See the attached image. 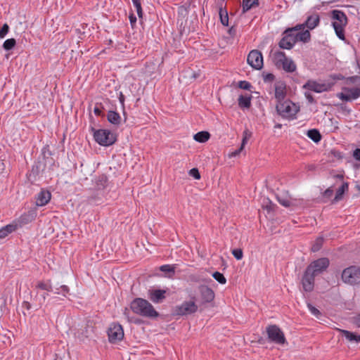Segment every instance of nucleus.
<instances>
[{"label":"nucleus","mask_w":360,"mask_h":360,"mask_svg":"<svg viewBox=\"0 0 360 360\" xmlns=\"http://www.w3.org/2000/svg\"><path fill=\"white\" fill-rule=\"evenodd\" d=\"M213 278L221 284H225L226 279L224 276L219 271H216L212 274Z\"/></svg>","instance_id":"37"},{"label":"nucleus","mask_w":360,"mask_h":360,"mask_svg":"<svg viewBox=\"0 0 360 360\" xmlns=\"http://www.w3.org/2000/svg\"><path fill=\"white\" fill-rule=\"evenodd\" d=\"M107 118L109 122L115 125L120 124L121 121V117L119 113L112 110L108 112Z\"/></svg>","instance_id":"26"},{"label":"nucleus","mask_w":360,"mask_h":360,"mask_svg":"<svg viewBox=\"0 0 360 360\" xmlns=\"http://www.w3.org/2000/svg\"><path fill=\"white\" fill-rule=\"evenodd\" d=\"M278 114L283 118H292L299 111V108L290 100L278 102L276 105Z\"/></svg>","instance_id":"4"},{"label":"nucleus","mask_w":360,"mask_h":360,"mask_svg":"<svg viewBox=\"0 0 360 360\" xmlns=\"http://www.w3.org/2000/svg\"><path fill=\"white\" fill-rule=\"evenodd\" d=\"M274 75L271 73H266L263 75L264 82H272L274 79Z\"/></svg>","instance_id":"50"},{"label":"nucleus","mask_w":360,"mask_h":360,"mask_svg":"<svg viewBox=\"0 0 360 360\" xmlns=\"http://www.w3.org/2000/svg\"><path fill=\"white\" fill-rule=\"evenodd\" d=\"M5 231H7L6 233L8 234L12 233L15 230V226L13 225H7L4 227H3Z\"/></svg>","instance_id":"54"},{"label":"nucleus","mask_w":360,"mask_h":360,"mask_svg":"<svg viewBox=\"0 0 360 360\" xmlns=\"http://www.w3.org/2000/svg\"><path fill=\"white\" fill-rule=\"evenodd\" d=\"M69 292L70 289L65 285H61L55 289V294L61 295L63 297H66Z\"/></svg>","instance_id":"31"},{"label":"nucleus","mask_w":360,"mask_h":360,"mask_svg":"<svg viewBox=\"0 0 360 360\" xmlns=\"http://www.w3.org/2000/svg\"><path fill=\"white\" fill-rule=\"evenodd\" d=\"M9 27L7 24H4L0 30V38H4L8 32Z\"/></svg>","instance_id":"48"},{"label":"nucleus","mask_w":360,"mask_h":360,"mask_svg":"<svg viewBox=\"0 0 360 360\" xmlns=\"http://www.w3.org/2000/svg\"><path fill=\"white\" fill-rule=\"evenodd\" d=\"M133 4L136 9V13L139 18H142L143 11L141 8V0H132Z\"/></svg>","instance_id":"41"},{"label":"nucleus","mask_w":360,"mask_h":360,"mask_svg":"<svg viewBox=\"0 0 360 360\" xmlns=\"http://www.w3.org/2000/svg\"><path fill=\"white\" fill-rule=\"evenodd\" d=\"M315 276L310 271L306 269L301 281L304 291L311 292L314 290Z\"/></svg>","instance_id":"15"},{"label":"nucleus","mask_w":360,"mask_h":360,"mask_svg":"<svg viewBox=\"0 0 360 360\" xmlns=\"http://www.w3.org/2000/svg\"><path fill=\"white\" fill-rule=\"evenodd\" d=\"M333 194V189L332 187L328 188L323 193V198H330Z\"/></svg>","instance_id":"49"},{"label":"nucleus","mask_w":360,"mask_h":360,"mask_svg":"<svg viewBox=\"0 0 360 360\" xmlns=\"http://www.w3.org/2000/svg\"><path fill=\"white\" fill-rule=\"evenodd\" d=\"M190 281L195 283H209L212 281L211 278H205L199 275H191L189 276Z\"/></svg>","instance_id":"33"},{"label":"nucleus","mask_w":360,"mask_h":360,"mask_svg":"<svg viewBox=\"0 0 360 360\" xmlns=\"http://www.w3.org/2000/svg\"><path fill=\"white\" fill-rule=\"evenodd\" d=\"M307 307H308L309 310L310 311V312L313 315L318 317L321 314L320 311L318 309H316L315 307H314L312 304H311L310 303L307 304Z\"/></svg>","instance_id":"44"},{"label":"nucleus","mask_w":360,"mask_h":360,"mask_svg":"<svg viewBox=\"0 0 360 360\" xmlns=\"http://www.w3.org/2000/svg\"><path fill=\"white\" fill-rule=\"evenodd\" d=\"M210 134L208 131H202L195 134L193 136L195 141L199 143H205L209 140Z\"/></svg>","instance_id":"24"},{"label":"nucleus","mask_w":360,"mask_h":360,"mask_svg":"<svg viewBox=\"0 0 360 360\" xmlns=\"http://www.w3.org/2000/svg\"><path fill=\"white\" fill-rule=\"evenodd\" d=\"M189 174L194 177L195 179H200V174L197 168H193L189 171Z\"/></svg>","instance_id":"47"},{"label":"nucleus","mask_w":360,"mask_h":360,"mask_svg":"<svg viewBox=\"0 0 360 360\" xmlns=\"http://www.w3.org/2000/svg\"><path fill=\"white\" fill-rule=\"evenodd\" d=\"M286 96V86L282 82H279L275 84V98L277 103L285 100Z\"/></svg>","instance_id":"19"},{"label":"nucleus","mask_w":360,"mask_h":360,"mask_svg":"<svg viewBox=\"0 0 360 360\" xmlns=\"http://www.w3.org/2000/svg\"><path fill=\"white\" fill-rule=\"evenodd\" d=\"M323 238L319 237L316 239L314 244L311 246V251L315 252L319 251L323 245Z\"/></svg>","instance_id":"35"},{"label":"nucleus","mask_w":360,"mask_h":360,"mask_svg":"<svg viewBox=\"0 0 360 360\" xmlns=\"http://www.w3.org/2000/svg\"><path fill=\"white\" fill-rule=\"evenodd\" d=\"M119 100H120V102L123 105H124V95H123V94L122 92H120V94Z\"/></svg>","instance_id":"61"},{"label":"nucleus","mask_w":360,"mask_h":360,"mask_svg":"<svg viewBox=\"0 0 360 360\" xmlns=\"http://www.w3.org/2000/svg\"><path fill=\"white\" fill-rule=\"evenodd\" d=\"M269 340L278 345L286 343V339L283 332L276 325H269L266 328Z\"/></svg>","instance_id":"7"},{"label":"nucleus","mask_w":360,"mask_h":360,"mask_svg":"<svg viewBox=\"0 0 360 360\" xmlns=\"http://www.w3.org/2000/svg\"><path fill=\"white\" fill-rule=\"evenodd\" d=\"M94 112L98 116L101 115V113H102L101 110L99 108H98V107H95L94 108Z\"/></svg>","instance_id":"59"},{"label":"nucleus","mask_w":360,"mask_h":360,"mask_svg":"<svg viewBox=\"0 0 360 360\" xmlns=\"http://www.w3.org/2000/svg\"><path fill=\"white\" fill-rule=\"evenodd\" d=\"M36 288L46 290L47 292H51L53 290V288L50 281H39L36 285Z\"/></svg>","instance_id":"30"},{"label":"nucleus","mask_w":360,"mask_h":360,"mask_svg":"<svg viewBox=\"0 0 360 360\" xmlns=\"http://www.w3.org/2000/svg\"><path fill=\"white\" fill-rule=\"evenodd\" d=\"M108 339L111 343L122 340L124 338L122 326L119 323H112L108 330Z\"/></svg>","instance_id":"11"},{"label":"nucleus","mask_w":360,"mask_h":360,"mask_svg":"<svg viewBox=\"0 0 360 360\" xmlns=\"http://www.w3.org/2000/svg\"><path fill=\"white\" fill-rule=\"evenodd\" d=\"M294 34L296 37V41H300L306 43L310 40L311 34L309 30L301 31L298 33L294 32Z\"/></svg>","instance_id":"25"},{"label":"nucleus","mask_w":360,"mask_h":360,"mask_svg":"<svg viewBox=\"0 0 360 360\" xmlns=\"http://www.w3.org/2000/svg\"><path fill=\"white\" fill-rule=\"evenodd\" d=\"M338 330L350 342L354 341L356 342H360V335H356L349 330L338 329Z\"/></svg>","instance_id":"22"},{"label":"nucleus","mask_w":360,"mask_h":360,"mask_svg":"<svg viewBox=\"0 0 360 360\" xmlns=\"http://www.w3.org/2000/svg\"><path fill=\"white\" fill-rule=\"evenodd\" d=\"M247 61L254 69L261 70L263 67V56L258 50L251 51L248 56Z\"/></svg>","instance_id":"12"},{"label":"nucleus","mask_w":360,"mask_h":360,"mask_svg":"<svg viewBox=\"0 0 360 360\" xmlns=\"http://www.w3.org/2000/svg\"><path fill=\"white\" fill-rule=\"evenodd\" d=\"M319 21L320 18L319 15L314 14L309 16L304 23L309 29L313 30L319 25Z\"/></svg>","instance_id":"21"},{"label":"nucleus","mask_w":360,"mask_h":360,"mask_svg":"<svg viewBox=\"0 0 360 360\" xmlns=\"http://www.w3.org/2000/svg\"><path fill=\"white\" fill-rule=\"evenodd\" d=\"M238 87L243 89L249 90L251 87V84L246 81H240L238 82Z\"/></svg>","instance_id":"46"},{"label":"nucleus","mask_w":360,"mask_h":360,"mask_svg":"<svg viewBox=\"0 0 360 360\" xmlns=\"http://www.w3.org/2000/svg\"><path fill=\"white\" fill-rule=\"evenodd\" d=\"M148 298L154 303H161L165 298L166 290L152 289L148 290Z\"/></svg>","instance_id":"18"},{"label":"nucleus","mask_w":360,"mask_h":360,"mask_svg":"<svg viewBox=\"0 0 360 360\" xmlns=\"http://www.w3.org/2000/svg\"><path fill=\"white\" fill-rule=\"evenodd\" d=\"M294 32L295 29H288L283 32V36L278 44L281 49H291L293 47L297 42Z\"/></svg>","instance_id":"10"},{"label":"nucleus","mask_w":360,"mask_h":360,"mask_svg":"<svg viewBox=\"0 0 360 360\" xmlns=\"http://www.w3.org/2000/svg\"><path fill=\"white\" fill-rule=\"evenodd\" d=\"M346 83L347 84H355L357 86H360V77L353 76L347 78Z\"/></svg>","instance_id":"42"},{"label":"nucleus","mask_w":360,"mask_h":360,"mask_svg":"<svg viewBox=\"0 0 360 360\" xmlns=\"http://www.w3.org/2000/svg\"><path fill=\"white\" fill-rule=\"evenodd\" d=\"M304 26H306L305 23L297 25L295 27H292V29H295V33H298L299 32H301L302 29H304Z\"/></svg>","instance_id":"55"},{"label":"nucleus","mask_w":360,"mask_h":360,"mask_svg":"<svg viewBox=\"0 0 360 360\" xmlns=\"http://www.w3.org/2000/svg\"><path fill=\"white\" fill-rule=\"evenodd\" d=\"M348 190V184L343 183L336 192L335 196L333 200V203L337 202L342 198V195Z\"/></svg>","instance_id":"27"},{"label":"nucleus","mask_w":360,"mask_h":360,"mask_svg":"<svg viewBox=\"0 0 360 360\" xmlns=\"http://www.w3.org/2000/svg\"><path fill=\"white\" fill-rule=\"evenodd\" d=\"M281 127H282L281 124H276L275 125V128H281Z\"/></svg>","instance_id":"63"},{"label":"nucleus","mask_w":360,"mask_h":360,"mask_svg":"<svg viewBox=\"0 0 360 360\" xmlns=\"http://www.w3.org/2000/svg\"><path fill=\"white\" fill-rule=\"evenodd\" d=\"M232 254L235 257L236 259H241L243 258V254L241 249H234L232 251Z\"/></svg>","instance_id":"45"},{"label":"nucleus","mask_w":360,"mask_h":360,"mask_svg":"<svg viewBox=\"0 0 360 360\" xmlns=\"http://www.w3.org/2000/svg\"><path fill=\"white\" fill-rule=\"evenodd\" d=\"M342 279L345 283L350 285L360 283V267L352 266L344 269Z\"/></svg>","instance_id":"6"},{"label":"nucleus","mask_w":360,"mask_h":360,"mask_svg":"<svg viewBox=\"0 0 360 360\" xmlns=\"http://www.w3.org/2000/svg\"><path fill=\"white\" fill-rule=\"evenodd\" d=\"M200 292V301L202 304L213 302L215 297L214 290L205 285H200L198 288Z\"/></svg>","instance_id":"14"},{"label":"nucleus","mask_w":360,"mask_h":360,"mask_svg":"<svg viewBox=\"0 0 360 360\" xmlns=\"http://www.w3.org/2000/svg\"><path fill=\"white\" fill-rule=\"evenodd\" d=\"M51 194L49 191L42 189L36 197V205L37 206H44L51 200Z\"/></svg>","instance_id":"20"},{"label":"nucleus","mask_w":360,"mask_h":360,"mask_svg":"<svg viewBox=\"0 0 360 360\" xmlns=\"http://www.w3.org/2000/svg\"><path fill=\"white\" fill-rule=\"evenodd\" d=\"M303 88L316 93H321L328 90V86L326 84H320L314 80H309L303 85Z\"/></svg>","instance_id":"16"},{"label":"nucleus","mask_w":360,"mask_h":360,"mask_svg":"<svg viewBox=\"0 0 360 360\" xmlns=\"http://www.w3.org/2000/svg\"><path fill=\"white\" fill-rule=\"evenodd\" d=\"M129 20H130V22L131 24V26H134V25L136 23V16L134 15V14H130L129 15Z\"/></svg>","instance_id":"57"},{"label":"nucleus","mask_w":360,"mask_h":360,"mask_svg":"<svg viewBox=\"0 0 360 360\" xmlns=\"http://www.w3.org/2000/svg\"><path fill=\"white\" fill-rule=\"evenodd\" d=\"M198 310V306L193 301L183 302L175 307V313L179 316H185L195 313Z\"/></svg>","instance_id":"13"},{"label":"nucleus","mask_w":360,"mask_h":360,"mask_svg":"<svg viewBox=\"0 0 360 360\" xmlns=\"http://www.w3.org/2000/svg\"><path fill=\"white\" fill-rule=\"evenodd\" d=\"M235 32V30L233 29V27H231L230 30H229V33L230 34H233Z\"/></svg>","instance_id":"62"},{"label":"nucleus","mask_w":360,"mask_h":360,"mask_svg":"<svg viewBox=\"0 0 360 360\" xmlns=\"http://www.w3.org/2000/svg\"><path fill=\"white\" fill-rule=\"evenodd\" d=\"M251 136H252V132L250 131L248 129H245L243 131V140H242V143H241L242 148H244L245 144L247 143L248 141L251 137Z\"/></svg>","instance_id":"40"},{"label":"nucleus","mask_w":360,"mask_h":360,"mask_svg":"<svg viewBox=\"0 0 360 360\" xmlns=\"http://www.w3.org/2000/svg\"><path fill=\"white\" fill-rule=\"evenodd\" d=\"M94 137L98 144L104 146H111L116 141V136L107 129L95 130Z\"/></svg>","instance_id":"5"},{"label":"nucleus","mask_w":360,"mask_h":360,"mask_svg":"<svg viewBox=\"0 0 360 360\" xmlns=\"http://www.w3.org/2000/svg\"><path fill=\"white\" fill-rule=\"evenodd\" d=\"M244 148H242V146H240V147L238 149H237V150L233 151L232 153H229V158H233V157L238 156L242 152V150Z\"/></svg>","instance_id":"51"},{"label":"nucleus","mask_w":360,"mask_h":360,"mask_svg":"<svg viewBox=\"0 0 360 360\" xmlns=\"http://www.w3.org/2000/svg\"><path fill=\"white\" fill-rule=\"evenodd\" d=\"M251 96L240 95L238 98V105L241 108H249L251 105Z\"/></svg>","instance_id":"23"},{"label":"nucleus","mask_w":360,"mask_h":360,"mask_svg":"<svg viewBox=\"0 0 360 360\" xmlns=\"http://www.w3.org/2000/svg\"><path fill=\"white\" fill-rule=\"evenodd\" d=\"M6 231L4 228L0 229V238H4L8 235Z\"/></svg>","instance_id":"58"},{"label":"nucleus","mask_w":360,"mask_h":360,"mask_svg":"<svg viewBox=\"0 0 360 360\" xmlns=\"http://www.w3.org/2000/svg\"><path fill=\"white\" fill-rule=\"evenodd\" d=\"M353 323L360 328V314L353 318Z\"/></svg>","instance_id":"52"},{"label":"nucleus","mask_w":360,"mask_h":360,"mask_svg":"<svg viewBox=\"0 0 360 360\" xmlns=\"http://www.w3.org/2000/svg\"><path fill=\"white\" fill-rule=\"evenodd\" d=\"M273 63L279 69H283L287 72H293L296 70L297 66L294 61L288 58L282 51H275L271 54Z\"/></svg>","instance_id":"3"},{"label":"nucleus","mask_w":360,"mask_h":360,"mask_svg":"<svg viewBox=\"0 0 360 360\" xmlns=\"http://www.w3.org/2000/svg\"><path fill=\"white\" fill-rule=\"evenodd\" d=\"M107 177L104 175H102L98 177L96 181V185L98 189H101L105 187L107 183Z\"/></svg>","instance_id":"39"},{"label":"nucleus","mask_w":360,"mask_h":360,"mask_svg":"<svg viewBox=\"0 0 360 360\" xmlns=\"http://www.w3.org/2000/svg\"><path fill=\"white\" fill-rule=\"evenodd\" d=\"M15 44L16 41L15 39H8L4 42L3 47L5 50L9 51L15 46Z\"/></svg>","instance_id":"36"},{"label":"nucleus","mask_w":360,"mask_h":360,"mask_svg":"<svg viewBox=\"0 0 360 360\" xmlns=\"http://www.w3.org/2000/svg\"><path fill=\"white\" fill-rule=\"evenodd\" d=\"M304 95H305V97L307 98V101H309V103H313L315 102L313 96L310 93L305 92Z\"/></svg>","instance_id":"53"},{"label":"nucleus","mask_w":360,"mask_h":360,"mask_svg":"<svg viewBox=\"0 0 360 360\" xmlns=\"http://www.w3.org/2000/svg\"><path fill=\"white\" fill-rule=\"evenodd\" d=\"M307 136L315 143L321 141V135L317 129H310L307 131Z\"/></svg>","instance_id":"29"},{"label":"nucleus","mask_w":360,"mask_h":360,"mask_svg":"<svg viewBox=\"0 0 360 360\" xmlns=\"http://www.w3.org/2000/svg\"><path fill=\"white\" fill-rule=\"evenodd\" d=\"M49 295L48 292H44L42 295L35 296V300L39 302V307H41V305L45 302L47 297Z\"/></svg>","instance_id":"43"},{"label":"nucleus","mask_w":360,"mask_h":360,"mask_svg":"<svg viewBox=\"0 0 360 360\" xmlns=\"http://www.w3.org/2000/svg\"><path fill=\"white\" fill-rule=\"evenodd\" d=\"M331 18L333 20L332 25L336 35L341 40H345V27L347 25V15L342 11L333 10L331 11Z\"/></svg>","instance_id":"2"},{"label":"nucleus","mask_w":360,"mask_h":360,"mask_svg":"<svg viewBox=\"0 0 360 360\" xmlns=\"http://www.w3.org/2000/svg\"><path fill=\"white\" fill-rule=\"evenodd\" d=\"M345 93H341L340 98L342 101H349L356 99L360 96V86L355 88L345 89Z\"/></svg>","instance_id":"17"},{"label":"nucleus","mask_w":360,"mask_h":360,"mask_svg":"<svg viewBox=\"0 0 360 360\" xmlns=\"http://www.w3.org/2000/svg\"><path fill=\"white\" fill-rule=\"evenodd\" d=\"M258 0H243V12L245 13L255 6H258Z\"/></svg>","instance_id":"28"},{"label":"nucleus","mask_w":360,"mask_h":360,"mask_svg":"<svg viewBox=\"0 0 360 360\" xmlns=\"http://www.w3.org/2000/svg\"><path fill=\"white\" fill-rule=\"evenodd\" d=\"M330 264L329 259L326 257L319 258L312 262L307 269L315 276H318L326 271Z\"/></svg>","instance_id":"8"},{"label":"nucleus","mask_w":360,"mask_h":360,"mask_svg":"<svg viewBox=\"0 0 360 360\" xmlns=\"http://www.w3.org/2000/svg\"><path fill=\"white\" fill-rule=\"evenodd\" d=\"M336 177L340 178V179H342L343 178L342 175H340V174H338L336 176Z\"/></svg>","instance_id":"64"},{"label":"nucleus","mask_w":360,"mask_h":360,"mask_svg":"<svg viewBox=\"0 0 360 360\" xmlns=\"http://www.w3.org/2000/svg\"><path fill=\"white\" fill-rule=\"evenodd\" d=\"M219 17L221 22L224 26L229 25V15L226 11H224L221 8L219 9Z\"/></svg>","instance_id":"32"},{"label":"nucleus","mask_w":360,"mask_h":360,"mask_svg":"<svg viewBox=\"0 0 360 360\" xmlns=\"http://www.w3.org/2000/svg\"><path fill=\"white\" fill-rule=\"evenodd\" d=\"M22 307H25V308H26L27 309H28V310H29V309H30V308H31V304H30V302H24L22 303Z\"/></svg>","instance_id":"60"},{"label":"nucleus","mask_w":360,"mask_h":360,"mask_svg":"<svg viewBox=\"0 0 360 360\" xmlns=\"http://www.w3.org/2000/svg\"><path fill=\"white\" fill-rule=\"evenodd\" d=\"M94 333V326L91 321H87L86 323H82L77 331L75 333V336L79 341H84L91 337Z\"/></svg>","instance_id":"9"},{"label":"nucleus","mask_w":360,"mask_h":360,"mask_svg":"<svg viewBox=\"0 0 360 360\" xmlns=\"http://www.w3.org/2000/svg\"><path fill=\"white\" fill-rule=\"evenodd\" d=\"M160 269L162 272L168 273L169 274L168 276L169 278L172 277L174 274V267L173 266H171L169 264H165L162 265L160 267Z\"/></svg>","instance_id":"34"},{"label":"nucleus","mask_w":360,"mask_h":360,"mask_svg":"<svg viewBox=\"0 0 360 360\" xmlns=\"http://www.w3.org/2000/svg\"><path fill=\"white\" fill-rule=\"evenodd\" d=\"M354 158L360 161V148H356L353 153Z\"/></svg>","instance_id":"56"},{"label":"nucleus","mask_w":360,"mask_h":360,"mask_svg":"<svg viewBox=\"0 0 360 360\" xmlns=\"http://www.w3.org/2000/svg\"><path fill=\"white\" fill-rule=\"evenodd\" d=\"M133 312L144 317L150 319L156 318L159 313L154 309L153 306L146 300L136 298L131 302L130 306Z\"/></svg>","instance_id":"1"},{"label":"nucleus","mask_w":360,"mask_h":360,"mask_svg":"<svg viewBox=\"0 0 360 360\" xmlns=\"http://www.w3.org/2000/svg\"><path fill=\"white\" fill-rule=\"evenodd\" d=\"M276 198H277L278 201L280 202V204H281L284 207H290V206L294 205L290 200L283 198L279 195H278Z\"/></svg>","instance_id":"38"}]
</instances>
